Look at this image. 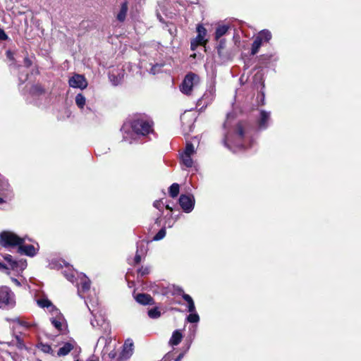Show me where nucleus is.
Wrapping results in <instances>:
<instances>
[{"label": "nucleus", "mask_w": 361, "mask_h": 361, "mask_svg": "<svg viewBox=\"0 0 361 361\" xmlns=\"http://www.w3.org/2000/svg\"><path fill=\"white\" fill-rule=\"evenodd\" d=\"M153 122L143 117H137L125 122L121 128L123 140L132 143L137 137H145L153 133Z\"/></svg>", "instance_id": "nucleus-1"}, {"label": "nucleus", "mask_w": 361, "mask_h": 361, "mask_svg": "<svg viewBox=\"0 0 361 361\" xmlns=\"http://www.w3.org/2000/svg\"><path fill=\"white\" fill-rule=\"evenodd\" d=\"M246 142L247 137L240 123L238 124L233 135H226L224 139V145L234 152L252 146V140H250L249 146L247 145Z\"/></svg>", "instance_id": "nucleus-2"}, {"label": "nucleus", "mask_w": 361, "mask_h": 361, "mask_svg": "<svg viewBox=\"0 0 361 361\" xmlns=\"http://www.w3.org/2000/svg\"><path fill=\"white\" fill-rule=\"evenodd\" d=\"M25 238H20L11 231H4L0 233V244L4 247L20 246L25 243Z\"/></svg>", "instance_id": "nucleus-3"}, {"label": "nucleus", "mask_w": 361, "mask_h": 361, "mask_svg": "<svg viewBox=\"0 0 361 361\" xmlns=\"http://www.w3.org/2000/svg\"><path fill=\"white\" fill-rule=\"evenodd\" d=\"M200 81L199 76L193 73L187 74L180 86V90L186 95H190L192 88L195 87Z\"/></svg>", "instance_id": "nucleus-4"}, {"label": "nucleus", "mask_w": 361, "mask_h": 361, "mask_svg": "<svg viewBox=\"0 0 361 361\" xmlns=\"http://www.w3.org/2000/svg\"><path fill=\"white\" fill-rule=\"evenodd\" d=\"M14 294L8 286H0V309L10 308L15 305Z\"/></svg>", "instance_id": "nucleus-5"}, {"label": "nucleus", "mask_w": 361, "mask_h": 361, "mask_svg": "<svg viewBox=\"0 0 361 361\" xmlns=\"http://www.w3.org/2000/svg\"><path fill=\"white\" fill-rule=\"evenodd\" d=\"M13 197L12 189L8 180L0 174V204L6 202Z\"/></svg>", "instance_id": "nucleus-6"}, {"label": "nucleus", "mask_w": 361, "mask_h": 361, "mask_svg": "<svg viewBox=\"0 0 361 361\" xmlns=\"http://www.w3.org/2000/svg\"><path fill=\"white\" fill-rule=\"evenodd\" d=\"M197 37L191 41L190 48L192 50H195V49L199 45H205L208 41L206 39L207 36V30L202 25H198L197 27Z\"/></svg>", "instance_id": "nucleus-7"}, {"label": "nucleus", "mask_w": 361, "mask_h": 361, "mask_svg": "<svg viewBox=\"0 0 361 361\" xmlns=\"http://www.w3.org/2000/svg\"><path fill=\"white\" fill-rule=\"evenodd\" d=\"M4 259L7 262L9 269L16 272L23 271L27 267L25 259L16 260L12 255L8 254L4 255Z\"/></svg>", "instance_id": "nucleus-8"}, {"label": "nucleus", "mask_w": 361, "mask_h": 361, "mask_svg": "<svg viewBox=\"0 0 361 361\" xmlns=\"http://www.w3.org/2000/svg\"><path fill=\"white\" fill-rule=\"evenodd\" d=\"M195 152V150L193 145L187 143L184 152L180 154V160L186 167L190 168L192 166L193 161L191 157Z\"/></svg>", "instance_id": "nucleus-9"}, {"label": "nucleus", "mask_w": 361, "mask_h": 361, "mask_svg": "<svg viewBox=\"0 0 361 361\" xmlns=\"http://www.w3.org/2000/svg\"><path fill=\"white\" fill-rule=\"evenodd\" d=\"M178 201L180 206L185 213H190L193 210L195 200L192 195H181Z\"/></svg>", "instance_id": "nucleus-10"}, {"label": "nucleus", "mask_w": 361, "mask_h": 361, "mask_svg": "<svg viewBox=\"0 0 361 361\" xmlns=\"http://www.w3.org/2000/svg\"><path fill=\"white\" fill-rule=\"evenodd\" d=\"M78 294L83 298V294L90 288V280L83 274L78 276L77 279Z\"/></svg>", "instance_id": "nucleus-11"}, {"label": "nucleus", "mask_w": 361, "mask_h": 361, "mask_svg": "<svg viewBox=\"0 0 361 361\" xmlns=\"http://www.w3.org/2000/svg\"><path fill=\"white\" fill-rule=\"evenodd\" d=\"M51 317L50 318L52 325L59 331H63L66 329L65 319L63 314L59 310L56 312H51Z\"/></svg>", "instance_id": "nucleus-12"}, {"label": "nucleus", "mask_w": 361, "mask_h": 361, "mask_svg": "<svg viewBox=\"0 0 361 361\" xmlns=\"http://www.w3.org/2000/svg\"><path fill=\"white\" fill-rule=\"evenodd\" d=\"M70 87L84 90L87 87V81L82 75L75 74L68 80Z\"/></svg>", "instance_id": "nucleus-13"}, {"label": "nucleus", "mask_w": 361, "mask_h": 361, "mask_svg": "<svg viewBox=\"0 0 361 361\" xmlns=\"http://www.w3.org/2000/svg\"><path fill=\"white\" fill-rule=\"evenodd\" d=\"M91 325L94 328L101 329L104 333L109 334L111 331L109 324L106 319L101 314L95 319L91 320Z\"/></svg>", "instance_id": "nucleus-14"}, {"label": "nucleus", "mask_w": 361, "mask_h": 361, "mask_svg": "<svg viewBox=\"0 0 361 361\" xmlns=\"http://www.w3.org/2000/svg\"><path fill=\"white\" fill-rule=\"evenodd\" d=\"M215 90L213 87L207 90L203 96L198 99L197 105L200 106L201 109L206 107L207 105L212 103L214 98Z\"/></svg>", "instance_id": "nucleus-15"}, {"label": "nucleus", "mask_w": 361, "mask_h": 361, "mask_svg": "<svg viewBox=\"0 0 361 361\" xmlns=\"http://www.w3.org/2000/svg\"><path fill=\"white\" fill-rule=\"evenodd\" d=\"M39 250V245H37V247H35L33 245H23L20 244V246L18 247V252L20 254L25 255L29 257H34L37 255V252Z\"/></svg>", "instance_id": "nucleus-16"}, {"label": "nucleus", "mask_w": 361, "mask_h": 361, "mask_svg": "<svg viewBox=\"0 0 361 361\" xmlns=\"http://www.w3.org/2000/svg\"><path fill=\"white\" fill-rule=\"evenodd\" d=\"M133 353V340L128 338L126 340L123 345V350L120 354V359L126 360L128 359Z\"/></svg>", "instance_id": "nucleus-17"}, {"label": "nucleus", "mask_w": 361, "mask_h": 361, "mask_svg": "<svg viewBox=\"0 0 361 361\" xmlns=\"http://www.w3.org/2000/svg\"><path fill=\"white\" fill-rule=\"evenodd\" d=\"M37 303L42 308H47L48 312H56L58 310L55 305L47 298H42L37 300Z\"/></svg>", "instance_id": "nucleus-18"}, {"label": "nucleus", "mask_w": 361, "mask_h": 361, "mask_svg": "<svg viewBox=\"0 0 361 361\" xmlns=\"http://www.w3.org/2000/svg\"><path fill=\"white\" fill-rule=\"evenodd\" d=\"M124 71L123 69L118 70L116 73L113 71L109 73V78L113 85L116 86L121 84L123 80Z\"/></svg>", "instance_id": "nucleus-19"}, {"label": "nucleus", "mask_w": 361, "mask_h": 361, "mask_svg": "<svg viewBox=\"0 0 361 361\" xmlns=\"http://www.w3.org/2000/svg\"><path fill=\"white\" fill-rule=\"evenodd\" d=\"M269 120H270V112L262 110L259 114V118L258 121V128L260 130L266 129L268 127Z\"/></svg>", "instance_id": "nucleus-20"}, {"label": "nucleus", "mask_w": 361, "mask_h": 361, "mask_svg": "<svg viewBox=\"0 0 361 361\" xmlns=\"http://www.w3.org/2000/svg\"><path fill=\"white\" fill-rule=\"evenodd\" d=\"M128 11V2L124 1L121 4V7L116 13V18L118 21L123 23L126 20Z\"/></svg>", "instance_id": "nucleus-21"}, {"label": "nucleus", "mask_w": 361, "mask_h": 361, "mask_svg": "<svg viewBox=\"0 0 361 361\" xmlns=\"http://www.w3.org/2000/svg\"><path fill=\"white\" fill-rule=\"evenodd\" d=\"M135 300L138 303H140L141 305H144L153 304L152 298L149 295L145 294V293L137 294L135 296Z\"/></svg>", "instance_id": "nucleus-22"}, {"label": "nucleus", "mask_w": 361, "mask_h": 361, "mask_svg": "<svg viewBox=\"0 0 361 361\" xmlns=\"http://www.w3.org/2000/svg\"><path fill=\"white\" fill-rule=\"evenodd\" d=\"M183 337L180 330H175L169 340V345L171 346L178 345L181 342Z\"/></svg>", "instance_id": "nucleus-23"}, {"label": "nucleus", "mask_w": 361, "mask_h": 361, "mask_svg": "<svg viewBox=\"0 0 361 361\" xmlns=\"http://www.w3.org/2000/svg\"><path fill=\"white\" fill-rule=\"evenodd\" d=\"M229 26L226 25H219L215 31L214 39L215 40H219L220 38L224 36L228 30Z\"/></svg>", "instance_id": "nucleus-24"}, {"label": "nucleus", "mask_w": 361, "mask_h": 361, "mask_svg": "<svg viewBox=\"0 0 361 361\" xmlns=\"http://www.w3.org/2000/svg\"><path fill=\"white\" fill-rule=\"evenodd\" d=\"M13 321L18 324L19 325L25 327V329L36 328L37 326V324L35 322H30L25 320H23L19 317L13 319Z\"/></svg>", "instance_id": "nucleus-25"}, {"label": "nucleus", "mask_w": 361, "mask_h": 361, "mask_svg": "<svg viewBox=\"0 0 361 361\" xmlns=\"http://www.w3.org/2000/svg\"><path fill=\"white\" fill-rule=\"evenodd\" d=\"M73 348V345L70 343H66L62 347H61L58 352L57 355L59 356H64L68 355L71 350Z\"/></svg>", "instance_id": "nucleus-26"}, {"label": "nucleus", "mask_w": 361, "mask_h": 361, "mask_svg": "<svg viewBox=\"0 0 361 361\" xmlns=\"http://www.w3.org/2000/svg\"><path fill=\"white\" fill-rule=\"evenodd\" d=\"M75 101L76 105L80 109H83L86 105V98L81 93H79L75 96Z\"/></svg>", "instance_id": "nucleus-27"}, {"label": "nucleus", "mask_w": 361, "mask_h": 361, "mask_svg": "<svg viewBox=\"0 0 361 361\" xmlns=\"http://www.w3.org/2000/svg\"><path fill=\"white\" fill-rule=\"evenodd\" d=\"M183 298L188 302V312H196L195 303L192 298L188 294H183Z\"/></svg>", "instance_id": "nucleus-28"}, {"label": "nucleus", "mask_w": 361, "mask_h": 361, "mask_svg": "<svg viewBox=\"0 0 361 361\" xmlns=\"http://www.w3.org/2000/svg\"><path fill=\"white\" fill-rule=\"evenodd\" d=\"M262 41L260 39V38L258 37H256V38L255 39V40L252 44V48H251V54L252 55H255L259 51V49L260 47L262 46Z\"/></svg>", "instance_id": "nucleus-29"}, {"label": "nucleus", "mask_w": 361, "mask_h": 361, "mask_svg": "<svg viewBox=\"0 0 361 361\" xmlns=\"http://www.w3.org/2000/svg\"><path fill=\"white\" fill-rule=\"evenodd\" d=\"M263 42H269L271 39V33L268 30H263L257 36Z\"/></svg>", "instance_id": "nucleus-30"}, {"label": "nucleus", "mask_w": 361, "mask_h": 361, "mask_svg": "<svg viewBox=\"0 0 361 361\" xmlns=\"http://www.w3.org/2000/svg\"><path fill=\"white\" fill-rule=\"evenodd\" d=\"M179 193V185L178 183H173L169 188L170 196L175 198Z\"/></svg>", "instance_id": "nucleus-31"}, {"label": "nucleus", "mask_w": 361, "mask_h": 361, "mask_svg": "<svg viewBox=\"0 0 361 361\" xmlns=\"http://www.w3.org/2000/svg\"><path fill=\"white\" fill-rule=\"evenodd\" d=\"M68 270L63 271V274L64 276L71 282H74V279L75 278V271L73 270H71L69 267H67Z\"/></svg>", "instance_id": "nucleus-32"}, {"label": "nucleus", "mask_w": 361, "mask_h": 361, "mask_svg": "<svg viewBox=\"0 0 361 361\" xmlns=\"http://www.w3.org/2000/svg\"><path fill=\"white\" fill-rule=\"evenodd\" d=\"M147 244L143 240L137 243L136 252L140 253L143 255L147 252Z\"/></svg>", "instance_id": "nucleus-33"}, {"label": "nucleus", "mask_w": 361, "mask_h": 361, "mask_svg": "<svg viewBox=\"0 0 361 361\" xmlns=\"http://www.w3.org/2000/svg\"><path fill=\"white\" fill-rule=\"evenodd\" d=\"M187 321L190 323H197L200 321V317L196 312H190L187 317Z\"/></svg>", "instance_id": "nucleus-34"}, {"label": "nucleus", "mask_w": 361, "mask_h": 361, "mask_svg": "<svg viewBox=\"0 0 361 361\" xmlns=\"http://www.w3.org/2000/svg\"><path fill=\"white\" fill-rule=\"evenodd\" d=\"M148 316L152 319H157L161 316V312L157 307H154L148 311Z\"/></svg>", "instance_id": "nucleus-35"}, {"label": "nucleus", "mask_w": 361, "mask_h": 361, "mask_svg": "<svg viewBox=\"0 0 361 361\" xmlns=\"http://www.w3.org/2000/svg\"><path fill=\"white\" fill-rule=\"evenodd\" d=\"M166 235V229L165 228H161L159 232L153 237V240H160L163 239Z\"/></svg>", "instance_id": "nucleus-36"}, {"label": "nucleus", "mask_w": 361, "mask_h": 361, "mask_svg": "<svg viewBox=\"0 0 361 361\" xmlns=\"http://www.w3.org/2000/svg\"><path fill=\"white\" fill-rule=\"evenodd\" d=\"M219 43L217 46V52L218 54L221 56L223 55V50L226 47V40L224 39H219Z\"/></svg>", "instance_id": "nucleus-37"}, {"label": "nucleus", "mask_w": 361, "mask_h": 361, "mask_svg": "<svg viewBox=\"0 0 361 361\" xmlns=\"http://www.w3.org/2000/svg\"><path fill=\"white\" fill-rule=\"evenodd\" d=\"M163 66H164L163 63H156L152 66V68L149 70V73L153 75H155L160 72V71Z\"/></svg>", "instance_id": "nucleus-38"}, {"label": "nucleus", "mask_w": 361, "mask_h": 361, "mask_svg": "<svg viewBox=\"0 0 361 361\" xmlns=\"http://www.w3.org/2000/svg\"><path fill=\"white\" fill-rule=\"evenodd\" d=\"M38 348L40 349V350H42V352H44L45 353H52L51 347V345H49L48 344L40 343L39 345Z\"/></svg>", "instance_id": "nucleus-39"}, {"label": "nucleus", "mask_w": 361, "mask_h": 361, "mask_svg": "<svg viewBox=\"0 0 361 361\" xmlns=\"http://www.w3.org/2000/svg\"><path fill=\"white\" fill-rule=\"evenodd\" d=\"M150 272V267H142L140 269H138V274L140 276H144L145 275L149 274Z\"/></svg>", "instance_id": "nucleus-40"}, {"label": "nucleus", "mask_w": 361, "mask_h": 361, "mask_svg": "<svg viewBox=\"0 0 361 361\" xmlns=\"http://www.w3.org/2000/svg\"><path fill=\"white\" fill-rule=\"evenodd\" d=\"M154 207H156L159 211H161L164 207V202L161 200H156L154 204Z\"/></svg>", "instance_id": "nucleus-41"}, {"label": "nucleus", "mask_w": 361, "mask_h": 361, "mask_svg": "<svg viewBox=\"0 0 361 361\" xmlns=\"http://www.w3.org/2000/svg\"><path fill=\"white\" fill-rule=\"evenodd\" d=\"M82 113L85 114H88L90 113H92L93 111V109L87 104V106H85L83 109H80Z\"/></svg>", "instance_id": "nucleus-42"}, {"label": "nucleus", "mask_w": 361, "mask_h": 361, "mask_svg": "<svg viewBox=\"0 0 361 361\" xmlns=\"http://www.w3.org/2000/svg\"><path fill=\"white\" fill-rule=\"evenodd\" d=\"M142 255L136 252V255H135V258H134V261H135V264H138V263L140 262L141 258H142Z\"/></svg>", "instance_id": "nucleus-43"}, {"label": "nucleus", "mask_w": 361, "mask_h": 361, "mask_svg": "<svg viewBox=\"0 0 361 361\" xmlns=\"http://www.w3.org/2000/svg\"><path fill=\"white\" fill-rule=\"evenodd\" d=\"M24 65L27 68L30 67L32 65V61L28 57H25L24 59Z\"/></svg>", "instance_id": "nucleus-44"}, {"label": "nucleus", "mask_w": 361, "mask_h": 361, "mask_svg": "<svg viewBox=\"0 0 361 361\" xmlns=\"http://www.w3.org/2000/svg\"><path fill=\"white\" fill-rule=\"evenodd\" d=\"M8 38V36L5 33V32L0 29V39L1 40H6Z\"/></svg>", "instance_id": "nucleus-45"}, {"label": "nucleus", "mask_w": 361, "mask_h": 361, "mask_svg": "<svg viewBox=\"0 0 361 361\" xmlns=\"http://www.w3.org/2000/svg\"><path fill=\"white\" fill-rule=\"evenodd\" d=\"M175 293L176 294H178V295H181L182 296L183 295V294H185L183 291V290L180 288V287H177L176 289H175Z\"/></svg>", "instance_id": "nucleus-46"}, {"label": "nucleus", "mask_w": 361, "mask_h": 361, "mask_svg": "<svg viewBox=\"0 0 361 361\" xmlns=\"http://www.w3.org/2000/svg\"><path fill=\"white\" fill-rule=\"evenodd\" d=\"M9 269V267H8L7 266H6L5 264H4L3 263H1L0 262V270L2 271H6L7 272V271Z\"/></svg>", "instance_id": "nucleus-47"}, {"label": "nucleus", "mask_w": 361, "mask_h": 361, "mask_svg": "<svg viewBox=\"0 0 361 361\" xmlns=\"http://www.w3.org/2000/svg\"><path fill=\"white\" fill-rule=\"evenodd\" d=\"M32 92H42V89L39 86H34L32 88Z\"/></svg>", "instance_id": "nucleus-48"}, {"label": "nucleus", "mask_w": 361, "mask_h": 361, "mask_svg": "<svg viewBox=\"0 0 361 361\" xmlns=\"http://www.w3.org/2000/svg\"><path fill=\"white\" fill-rule=\"evenodd\" d=\"M85 303H86V305H87V307H88V309H89L90 312H91V314H92L94 317H97V316H96V314H94L95 310H94V309H92V308L89 306L88 302H87V300H85Z\"/></svg>", "instance_id": "nucleus-49"}, {"label": "nucleus", "mask_w": 361, "mask_h": 361, "mask_svg": "<svg viewBox=\"0 0 361 361\" xmlns=\"http://www.w3.org/2000/svg\"><path fill=\"white\" fill-rule=\"evenodd\" d=\"M6 56L8 59H9L11 61L13 60V54L11 51H6Z\"/></svg>", "instance_id": "nucleus-50"}, {"label": "nucleus", "mask_w": 361, "mask_h": 361, "mask_svg": "<svg viewBox=\"0 0 361 361\" xmlns=\"http://www.w3.org/2000/svg\"><path fill=\"white\" fill-rule=\"evenodd\" d=\"M27 79V74L23 75H19V80L22 82H24Z\"/></svg>", "instance_id": "nucleus-51"}, {"label": "nucleus", "mask_w": 361, "mask_h": 361, "mask_svg": "<svg viewBox=\"0 0 361 361\" xmlns=\"http://www.w3.org/2000/svg\"><path fill=\"white\" fill-rule=\"evenodd\" d=\"M16 339L18 340V346L19 348H23L24 347V344L21 341V340L20 339V338L18 336H16Z\"/></svg>", "instance_id": "nucleus-52"}, {"label": "nucleus", "mask_w": 361, "mask_h": 361, "mask_svg": "<svg viewBox=\"0 0 361 361\" xmlns=\"http://www.w3.org/2000/svg\"><path fill=\"white\" fill-rule=\"evenodd\" d=\"M183 356H184V353H180V355H178V356L175 359V360H174V361H180V360L183 359Z\"/></svg>", "instance_id": "nucleus-53"}, {"label": "nucleus", "mask_w": 361, "mask_h": 361, "mask_svg": "<svg viewBox=\"0 0 361 361\" xmlns=\"http://www.w3.org/2000/svg\"><path fill=\"white\" fill-rule=\"evenodd\" d=\"M12 281H13V282L16 286H20V283L19 282V281H18V279L13 278V279H12Z\"/></svg>", "instance_id": "nucleus-54"}, {"label": "nucleus", "mask_w": 361, "mask_h": 361, "mask_svg": "<svg viewBox=\"0 0 361 361\" xmlns=\"http://www.w3.org/2000/svg\"><path fill=\"white\" fill-rule=\"evenodd\" d=\"M165 207H166V208L167 209H169V210H170V211H172V210H173L172 207H171V205H169V204H166Z\"/></svg>", "instance_id": "nucleus-55"}, {"label": "nucleus", "mask_w": 361, "mask_h": 361, "mask_svg": "<svg viewBox=\"0 0 361 361\" xmlns=\"http://www.w3.org/2000/svg\"><path fill=\"white\" fill-rule=\"evenodd\" d=\"M191 343H192V341L189 343L188 345L187 346L185 352H187L189 350V348H190Z\"/></svg>", "instance_id": "nucleus-56"}, {"label": "nucleus", "mask_w": 361, "mask_h": 361, "mask_svg": "<svg viewBox=\"0 0 361 361\" xmlns=\"http://www.w3.org/2000/svg\"><path fill=\"white\" fill-rule=\"evenodd\" d=\"M87 361H97L96 359L92 358L88 360Z\"/></svg>", "instance_id": "nucleus-57"}, {"label": "nucleus", "mask_w": 361, "mask_h": 361, "mask_svg": "<svg viewBox=\"0 0 361 361\" xmlns=\"http://www.w3.org/2000/svg\"><path fill=\"white\" fill-rule=\"evenodd\" d=\"M227 123H228V121H226L224 124V127L226 128L227 127Z\"/></svg>", "instance_id": "nucleus-58"}]
</instances>
